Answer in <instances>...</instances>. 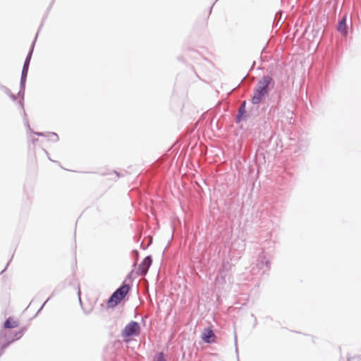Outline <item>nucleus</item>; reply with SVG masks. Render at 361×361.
Instances as JSON below:
<instances>
[{"label":"nucleus","instance_id":"obj_1","mask_svg":"<svg viewBox=\"0 0 361 361\" xmlns=\"http://www.w3.org/2000/svg\"><path fill=\"white\" fill-rule=\"evenodd\" d=\"M275 85L274 80L270 75H264L259 79L254 89L251 102L253 104H259Z\"/></svg>","mask_w":361,"mask_h":361},{"label":"nucleus","instance_id":"obj_2","mask_svg":"<svg viewBox=\"0 0 361 361\" xmlns=\"http://www.w3.org/2000/svg\"><path fill=\"white\" fill-rule=\"evenodd\" d=\"M130 290V286L123 283L117 288L110 296L107 301L109 307H114L117 305L128 294Z\"/></svg>","mask_w":361,"mask_h":361},{"label":"nucleus","instance_id":"obj_3","mask_svg":"<svg viewBox=\"0 0 361 361\" xmlns=\"http://www.w3.org/2000/svg\"><path fill=\"white\" fill-rule=\"evenodd\" d=\"M140 331V325L137 322L131 321L122 330L121 336L127 338L138 336Z\"/></svg>","mask_w":361,"mask_h":361},{"label":"nucleus","instance_id":"obj_4","mask_svg":"<svg viewBox=\"0 0 361 361\" xmlns=\"http://www.w3.org/2000/svg\"><path fill=\"white\" fill-rule=\"evenodd\" d=\"M152 263V259L151 256H147L141 264L139 265L137 269V274L139 276H145Z\"/></svg>","mask_w":361,"mask_h":361},{"label":"nucleus","instance_id":"obj_5","mask_svg":"<svg viewBox=\"0 0 361 361\" xmlns=\"http://www.w3.org/2000/svg\"><path fill=\"white\" fill-rule=\"evenodd\" d=\"M257 266L262 270V274L270 269V261L266 258L264 252L259 254Z\"/></svg>","mask_w":361,"mask_h":361},{"label":"nucleus","instance_id":"obj_6","mask_svg":"<svg viewBox=\"0 0 361 361\" xmlns=\"http://www.w3.org/2000/svg\"><path fill=\"white\" fill-rule=\"evenodd\" d=\"M201 338L206 343H212L214 342L215 334L210 328H205Z\"/></svg>","mask_w":361,"mask_h":361},{"label":"nucleus","instance_id":"obj_7","mask_svg":"<svg viewBox=\"0 0 361 361\" xmlns=\"http://www.w3.org/2000/svg\"><path fill=\"white\" fill-rule=\"evenodd\" d=\"M337 30L343 35L346 36L348 35V26L346 24V16H343L339 21L337 26Z\"/></svg>","mask_w":361,"mask_h":361},{"label":"nucleus","instance_id":"obj_8","mask_svg":"<svg viewBox=\"0 0 361 361\" xmlns=\"http://www.w3.org/2000/svg\"><path fill=\"white\" fill-rule=\"evenodd\" d=\"M36 37H37V35ZM35 39H37V37H35ZM35 41H36V39H35V41L32 42V44L31 45L30 49V51H29V52H28V54L27 55V57H26V59L25 60V62H24L22 71H28L29 65H30V60H31L32 54V52H33Z\"/></svg>","mask_w":361,"mask_h":361},{"label":"nucleus","instance_id":"obj_9","mask_svg":"<svg viewBox=\"0 0 361 361\" xmlns=\"http://www.w3.org/2000/svg\"><path fill=\"white\" fill-rule=\"evenodd\" d=\"M34 133L38 136H47L49 140L54 142L59 140V136L55 133H47V134H45L44 133L35 132Z\"/></svg>","mask_w":361,"mask_h":361},{"label":"nucleus","instance_id":"obj_10","mask_svg":"<svg viewBox=\"0 0 361 361\" xmlns=\"http://www.w3.org/2000/svg\"><path fill=\"white\" fill-rule=\"evenodd\" d=\"M25 86H20V90H19V92L18 94V96L20 98V100L19 101L18 104H19V105L21 106V108L23 110L24 116H26V114H25V109H24V104H23L24 95H25Z\"/></svg>","mask_w":361,"mask_h":361},{"label":"nucleus","instance_id":"obj_11","mask_svg":"<svg viewBox=\"0 0 361 361\" xmlns=\"http://www.w3.org/2000/svg\"><path fill=\"white\" fill-rule=\"evenodd\" d=\"M18 325V322L17 321H14V320H12L11 318H8L5 321V322L4 324V327L5 329H13V328L17 327Z\"/></svg>","mask_w":361,"mask_h":361},{"label":"nucleus","instance_id":"obj_12","mask_svg":"<svg viewBox=\"0 0 361 361\" xmlns=\"http://www.w3.org/2000/svg\"><path fill=\"white\" fill-rule=\"evenodd\" d=\"M245 109L239 108L238 115L235 118L236 123H240L243 120L245 117Z\"/></svg>","mask_w":361,"mask_h":361},{"label":"nucleus","instance_id":"obj_13","mask_svg":"<svg viewBox=\"0 0 361 361\" xmlns=\"http://www.w3.org/2000/svg\"><path fill=\"white\" fill-rule=\"evenodd\" d=\"M27 72L28 71H22L20 86H25Z\"/></svg>","mask_w":361,"mask_h":361},{"label":"nucleus","instance_id":"obj_14","mask_svg":"<svg viewBox=\"0 0 361 361\" xmlns=\"http://www.w3.org/2000/svg\"><path fill=\"white\" fill-rule=\"evenodd\" d=\"M152 361H166L164 354L162 352L157 353Z\"/></svg>","mask_w":361,"mask_h":361},{"label":"nucleus","instance_id":"obj_15","mask_svg":"<svg viewBox=\"0 0 361 361\" xmlns=\"http://www.w3.org/2000/svg\"><path fill=\"white\" fill-rule=\"evenodd\" d=\"M0 90H2L5 94H10V90L4 86V85H0Z\"/></svg>","mask_w":361,"mask_h":361},{"label":"nucleus","instance_id":"obj_16","mask_svg":"<svg viewBox=\"0 0 361 361\" xmlns=\"http://www.w3.org/2000/svg\"><path fill=\"white\" fill-rule=\"evenodd\" d=\"M7 95L13 100V101H16L17 99V97L12 94L11 92L10 91V94H7Z\"/></svg>","mask_w":361,"mask_h":361},{"label":"nucleus","instance_id":"obj_17","mask_svg":"<svg viewBox=\"0 0 361 361\" xmlns=\"http://www.w3.org/2000/svg\"><path fill=\"white\" fill-rule=\"evenodd\" d=\"M49 300V298H48V299H47V301H45V302H44V304L42 305V307H41L39 308V310H38L37 313H38V312H39L43 309L44 306L45 305V304L47 303V302Z\"/></svg>","mask_w":361,"mask_h":361},{"label":"nucleus","instance_id":"obj_18","mask_svg":"<svg viewBox=\"0 0 361 361\" xmlns=\"http://www.w3.org/2000/svg\"><path fill=\"white\" fill-rule=\"evenodd\" d=\"M240 109H245V101H244V102L241 104V105H240Z\"/></svg>","mask_w":361,"mask_h":361},{"label":"nucleus","instance_id":"obj_19","mask_svg":"<svg viewBox=\"0 0 361 361\" xmlns=\"http://www.w3.org/2000/svg\"><path fill=\"white\" fill-rule=\"evenodd\" d=\"M25 125H26V126L27 127V128H28L30 130H31L30 127V124H29V123H28L27 119H25Z\"/></svg>","mask_w":361,"mask_h":361},{"label":"nucleus","instance_id":"obj_20","mask_svg":"<svg viewBox=\"0 0 361 361\" xmlns=\"http://www.w3.org/2000/svg\"><path fill=\"white\" fill-rule=\"evenodd\" d=\"M91 310H84V313L85 314H89L90 313Z\"/></svg>","mask_w":361,"mask_h":361},{"label":"nucleus","instance_id":"obj_21","mask_svg":"<svg viewBox=\"0 0 361 361\" xmlns=\"http://www.w3.org/2000/svg\"><path fill=\"white\" fill-rule=\"evenodd\" d=\"M78 295H79V300H80V302L81 303V299H80V291L78 290Z\"/></svg>","mask_w":361,"mask_h":361},{"label":"nucleus","instance_id":"obj_22","mask_svg":"<svg viewBox=\"0 0 361 361\" xmlns=\"http://www.w3.org/2000/svg\"><path fill=\"white\" fill-rule=\"evenodd\" d=\"M235 352L238 353L237 341H235Z\"/></svg>","mask_w":361,"mask_h":361},{"label":"nucleus","instance_id":"obj_23","mask_svg":"<svg viewBox=\"0 0 361 361\" xmlns=\"http://www.w3.org/2000/svg\"><path fill=\"white\" fill-rule=\"evenodd\" d=\"M37 140H38L37 139H33V140H32V142H37Z\"/></svg>","mask_w":361,"mask_h":361}]
</instances>
